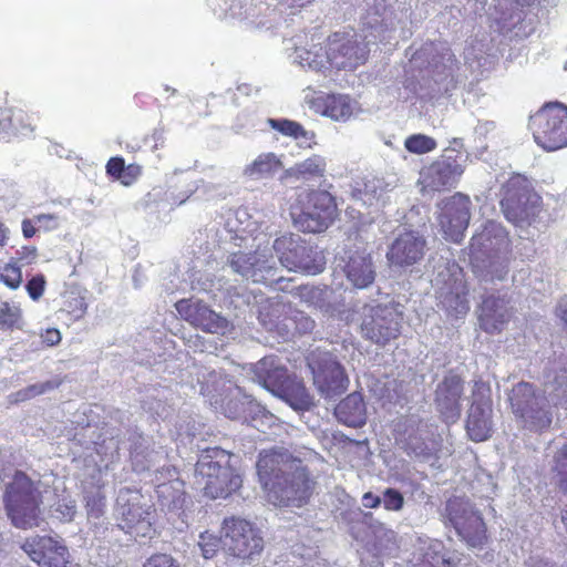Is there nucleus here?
Instances as JSON below:
<instances>
[{
  "label": "nucleus",
  "mask_w": 567,
  "mask_h": 567,
  "mask_svg": "<svg viewBox=\"0 0 567 567\" xmlns=\"http://www.w3.org/2000/svg\"><path fill=\"white\" fill-rule=\"evenodd\" d=\"M127 449L132 467L137 473L151 471L167 456L163 446L155 447L151 437L144 436L137 431L130 432Z\"/></svg>",
  "instance_id": "nucleus-29"
},
{
  "label": "nucleus",
  "mask_w": 567,
  "mask_h": 567,
  "mask_svg": "<svg viewBox=\"0 0 567 567\" xmlns=\"http://www.w3.org/2000/svg\"><path fill=\"white\" fill-rule=\"evenodd\" d=\"M269 126L281 133L284 136L292 137L302 146H310L315 138V133L303 128L301 124L288 118H268Z\"/></svg>",
  "instance_id": "nucleus-44"
},
{
  "label": "nucleus",
  "mask_w": 567,
  "mask_h": 567,
  "mask_svg": "<svg viewBox=\"0 0 567 567\" xmlns=\"http://www.w3.org/2000/svg\"><path fill=\"white\" fill-rule=\"evenodd\" d=\"M143 567H181V566L171 555L155 554L146 559Z\"/></svg>",
  "instance_id": "nucleus-64"
},
{
  "label": "nucleus",
  "mask_w": 567,
  "mask_h": 567,
  "mask_svg": "<svg viewBox=\"0 0 567 567\" xmlns=\"http://www.w3.org/2000/svg\"><path fill=\"white\" fill-rule=\"evenodd\" d=\"M142 495L137 491L121 488L116 498L118 527L136 537H151L153 512L151 506L142 505Z\"/></svg>",
  "instance_id": "nucleus-19"
},
{
  "label": "nucleus",
  "mask_w": 567,
  "mask_h": 567,
  "mask_svg": "<svg viewBox=\"0 0 567 567\" xmlns=\"http://www.w3.org/2000/svg\"><path fill=\"white\" fill-rule=\"evenodd\" d=\"M372 43L353 30L338 31L327 40L328 66L337 70H355L368 60Z\"/></svg>",
  "instance_id": "nucleus-14"
},
{
  "label": "nucleus",
  "mask_w": 567,
  "mask_h": 567,
  "mask_svg": "<svg viewBox=\"0 0 567 567\" xmlns=\"http://www.w3.org/2000/svg\"><path fill=\"white\" fill-rule=\"evenodd\" d=\"M197 382L199 384V393L210 399L216 398L223 383L220 373L208 368H204L198 372Z\"/></svg>",
  "instance_id": "nucleus-52"
},
{
  "label": "nucleus",
  "mask_w": 567,
  "mask_h": 567,
  "mask_svg": "<svg viewBox=\"0 0 567 567\" xmlns=\"http://www.w3.org/2000/svg\"><path fill=\"white\" fill-rule=\"evenodd\" d=\"M539 204L540 197L520 175L511 177L503 187L501 207L505 218L514 225H520L534 217Z\"/></svg>",
  "instance_id": "nucleus-16"
},
{
  "label": "nucleus",
  "mask_w": 567,
  "mask_h": 567,
  "mask_svg": "<svg viewBox=\"0 0 567 567\" xmlns=\"http://www.w3.org/2000/svg\"><path fill=\"white\" fill-rule=\"evenodd\" d=\"M0 281L10 289H17L22 282V271L17 261H10L0 270Z\"/></svg>",
  "instance_id": "nucleus-56"
},
{
  "label": "nucleus",
  "mask_w": 567,
  "mask_h": 567,
  "mask_svg": "<svg viewBox=\"0 0 567 567\" xmlns=\"http://www.w3.org/2000/svg\"><path fill=\"white\" fill-rule=\"evenodd\" d=\"M405 148L413 154H426L434 151L437 146L436 141L424 134H413L405 138Z\"/></svg>",
  "instance_id": "nucleus-55"
},
{
  "label": "nucleus",
  "mask_w": 567,
  "mask_h": 567,
  "mask_svg": "<svg viewBox=\"0 0 567 567\" xmlns=\"http://www.w3.org/2000/svg\"><path fill=\"white\" fill-rule=\"evenodd\" d=\"M286 51L291 63L315 72L324 73L328 66L327 47L323 48L320 38L311 34H298L286 42Z\"/></svg>",
  "instance_id": "nucleus-24"
},
{
  "label": "nucleus",
  "mask_w": 567,
  "mask_h": 567,
  "mask_svg": "<svg viewBox=\"0 0 567 567\" xmlns=\"http://www.w3.org/2000/svg\"><path fill=\"white\" fill-rule=\"evenodd\" d=\"M21 317V310L14 305L3 302L0 307V328L9 329L14 327Z\"/></svg>",
  "instance_id": "nucleus-61"
},
{
  "label": "nucleus",
  "mask_w": 567,
  "mask_h": 567,
  "mask_svg": "<svg viewBox=\"0 0 567 567\" xmlns=\"http://www.w3.org/2000/svg\"><path fill=\"white\" fill-rule=\"evenodd\" d=\"M350 534L357 540H364L371 536L380 550L391 549L395 544L396 534L385 523L379 520L371 512L361 508L349 511L344 514Z\"/></svg>",
  "instance_id": "nucleus-23"
},
{
  "label": "nucleus",
  "mask_w": 567,
  "mask_h": 567,
  "mask_svg": "<svg viewBox=\"0 0 567 567\" xmlns=\"http://www.w3.org/2000/svg\"><path fill=\"white\" fill-rule=\"evenodd\" d=\"M360 328L364 339L384 347L401 334L402 313L392 305H364Z\"/></svg>",
  "instance_id": "nucleus-13"
},
{
  "label": "nucleus",
  "mask_w": 567,
  "mask_h": 567,
  "mask_svg": "<svg viewBox=\"0 0 567 567\" xmlns=\"http://www.w3.org/2000/svg\"><path fill=\"white\" fill-rule=\"evenodd\" d=\"M247 400H249L247 396L243 399H229L224 406L225 415L231 420L243 421L244 414L246 412Z\"/></svg>",
  "instance_id": "nucleus-62"
},
{
  "label": "nucleus",
  "mask_w": 567,
  "mask_h": 567,
  "mask_svg": "<svg viewBox=\"0 0 567 567\" xmlns=\"http://www.w3.org/2000/svg\"><path fill=\"white\" fill-rule=\"evenodd\" d=\"M410 68L419 70L423 79L430 78L434 82V94H446L458 82L455 75L456 61L449 44L443 41L424 43L416 50L411 60Z\"/></svg>",
  "instance_id": "nucleus-4"
},
{
  "label": "nucleus",
  "mask_w": 567,
  "mask_h": 567,
  "mask_svg": "<svg viewBox=\"0 0 567 567\" xmlns=\"http://www.w3.org/2000/svg\"><path fill=\"white\" fill-rule=\"evenodd\" d=\"M220 542H223V536L219 538L208 532L202 533L198 540V547L202 556L205 559L213 558L219 550Z\"/></svg>",
  "instance_id": "nucleus-59"
},
{
  "label": "nucleus",
  "mask_w": 567,
  "mask_h": 567,
  "mask_svg": "<svg viewBox=\"0 0 567 567\" xmlns=\"http://www.w3.org/2000/svg\"><path fill=\"white\" fill-rule=\"evenodd\" d=\"M23 550L40 567H66L69 551L65 545L48 536L28 539Z\"/></svg>",
  "instance_id": "nucleus-28"
},
{
  "label": "nucleus",
  "mask_w": 567,
  "mask_h": 567,
  "mask_svg": "<svg viewBox=\"0 0 567 567\" xmlns=\"http://www.w3.org/2000/svg\"><path fill=\"white\" fill-rule=\"evenodd\" d=\"M546 379L547 392L554 405L567 410V358L555 362Z\"/></svg>",
  "instance_id": "nucleus-41"
},
{
  "label": "nucleus",
  "mask_w": 567,
  "mask_h": 567,
  "mask_svg": "<svg viewBox=\"0 0 567 567\" xmlns=\"http://www.w3.org/2000/svg\"><path fill=\"white\" fill-rule=\"evenodd\" d=\"M267 0H215L212 4L219 18L245 21L258 29H272L270 17L265 16Z\"/></svg>",
  "instance_id": "nucleus-25"
},
{
  "label": "nucleus",
  "mask_w": 567,
  "mask_h": 567,
  "mask_svg": "<svg viewBox=\"0 0 567 567\" xmlns=\"http://www.w3.org/2000/svg\"><path fill=\"white\" fill-rule=\"evenodd\" d=\"M336 416L343 424L352 427L365 423V404L360 393L354 392L343 399L336 408Z\"/></svg>",
  "instance_id": "nucleus-42"
},
{
  "label": "nucleus",
  "mask_w": 567,
  "mask_h": 567,
  "mask_svg": "<svg viewBox=\"0 0 567 567\" xmlns=\"http://www.w3.org/2000/svg\"><path fill=\"white\" fill-rule=\"evenodd\" d=\"M421 567H453L444 544L439 539H429L421 543Z\"/></svg>",
  "instance_id": "nucleus-43"
},
{
  "label": "nucleus",
  "mask_w": 567,
  "mask_h": 567,
  "mask_svg": "<svg viewBox=\"0 0 567 567\" xmlns=\"http://www.w3.org/2000/svg\"><path fill=\"white\" fill-rule=\"evenodd\" d=\"M175 308L185 321L203 331L224 334L228 329L227 319L200 300L182 299L175 303Z\"/></svg>",
  "instance_id": "nucleus-26"
},
{
  "label": "nucleus",
  "mask_w": 567,
  "mask_h": 567,
  "mask_svg": "<svg viewBox=\"0 0 567 567\" xmlns=\"http://www.w3.org/2000/svg\"><path fill=\"white\" fill-rule=\"evenodd\" d=\"M431 281L436 298L447 315L457 318L468 312V289L463 270L457 264L442 260L437 265L436 274Z\"/></svg>",
  "instance_id": "nucleus-7"
},
{
  "label": "nucleus",
  "mask_w": 567,
  "mask_h": 567,
  "mask_svg": "<svg viewBox=\"0 0 567 567\" xmlns=\"http://www.w3.org/2000/svg\"><path fill=\"white\" fill-rule=\"evenodd\" d=\"M4 507L12 525L28 529L38 527L42 522L38 493L31 480L22 472H17L7 486Z\"/></svg>",
  "instance_id": "nucleus-5"
},
{
  "label": "nucleus",
  "mask_w": 567,
  "mask_h": 567,
  "mask_svg": "<svg viewBox=\"0 0 567 567\" xmlns=\"http://www.w3.org/2000/svg\"><path fill=\"white\" fill-rule=\"evenodd\" d=\"M467 162V155L456 147H447L443 154L420 173V184L423 192H441L455 187Z\"/></svg>",
  "instance_id": "nucleus-18"
},
{
  "label": "nucleus",
  "mask_w": 567,
  "mask_h": 567,
  "mask_svg": "<svg viewBox=\"0 0 567 567\" xmlns=\"http://www.w3.org/2000/svg\"><path fill=\"white\" fill-rule=\"evenodd\" d=\"M192 194H198L199 197L206 199H215L217 197L224 196L225 190H221V187L219 185H215L213 183L199 179L189 185L187 195L184 198H182L178 202V204H183L186 200V198H188Z\"/></svg>",
  "instance_id": "nucleus-54"
},
{
  "label": "nucleus",
  "mask_w": 567,
  "mask_h": 567,
  "mask_svg": "<svg viewBox=\"0 0 567 567\" xmlns=\"http://www.w3.org/2000/svg\"><path fill=\"white\" fill-rule=\"evenodd\" d=\"M318 111L336 122L349 121L358 110V103L347 94H329L317 101Z\"/></svg>",
  "instance_id": "nucleus-38"
},
{
  "label": "nucleus",
  "mask_w": 567,
  "mask_h": 567,
  "mask_svg": "<svg viewBox=\"0 0 567 567\" xmlns=\"http://www.w3.org/2000/svg\"><path fill=\"white\" fill-rule=\"evenodd\" d=\"M295 411H306L312 405V398L303 382L296 377H289L274 393Z\"/></svg>",
  "instance_id": "nucleus-40"
},
{
  "label": "nucleus",
  "mask_w": 567,
  "mask_h": 567,
  "mask_svg": "<svg viewBox=\"0 0 567 567\" xmlns=\"http://www.w3.org/2000/svg\"><path fill=\"white\" fill-rule=\"evenodd\" d=\"M221 534L225 550L238 559L252 561L264 550L261 530L245 518L237 516L224 518Z\"/></svg>",
  "instance_id": "nucleus-10"
},
{
  "label": "nucleus",
  "mask_w": 567,
  "mask_h": 567,
  "mask_svg": "<svg viewBox=\"0 0 567 567\" xmlns=\"http://www.w3.org/2000/svg\"><path fill=\"white\" fill-rule=\"evenodd\" d=\"M312 0H267L265 16L270 17L272 27L276 28L285 14H293L295 10L303 8Z\"/></svg>",
  "instance_id": "nucleus-46"
},
{
  "label": "nucleus",
  "mask_w": 567,
  "mask_h": 567,
  "mask_svg": "<svg viewBox=\"0 0 567 567\" xmlns=\"http://www.w3.org/2000/svg\"><path fill=\"white\" fill-rule=\"evenodd\" d=\"M359 10L362 35L372 43L391 40L398 25L408 19L406 12L398 14L384 0H362Z\"/></svg>",
  "instance_id": "nucleus-11"
},
{
  "label": "nucleus",
  "mask_w": 567,
  "mask_h": 567,
  "mask_svg": "<svg viewBox=\"0 0 567 567\" xmlns=\"http://www.w3.org/2000/svg\"><path fill=\"white\" fill-rule=\"evenodd\" d=\"M243 422L251 425L260 432H265L266 427L274 423V415L256 400L249 399L246 403V412L244 414Z\"/></svg>",
  "instance_id": "nucleus-47"
},
{
  "label": "nucleus",
  "mask_w": 567,
  "mask_h": 567,
  "mask_svg": "<svg viewBox=\"0 0 567 567\" xmlns=\"http://www.w3.org/2000/svg\"><path fill=\"white\" fill-rule=\"evenodd\" d=\"M2 140L30 136L34 131V118L21 109H2Z\"/></svg>",
  "instance_id": "nucleus-39"
},
{
  "label": "nucleus",
  "mask_w": 567,
  "mask_h": 567,
  "mask_svg": "<svg viewBox=\"0 0 567 567\" xmlns=\"http://www.w3.org/2000/svg\"><path fill=\"white\" fill-rule=\"evenodd\" d=\"M439 225L445 237L460 243L468 227L471 219V199L468 196L456 193L437 204Z\"/></svg>",
  "instance_id": "nucleus-22"
},
{
  "label": "nucleus",
  "mask_w": 567,
  "mask_h": 567,
  "mask_svg": "<svg viewBox=\"0 0 567 567\" xmlns=\"http://www.w3.org/2000/svg\"><path fill=\"white\" fill-rule=\"evenodd\" d=\"M86 511L90 518H101L105 513L106 502L105 496L100 489L87 493Z\"/></svg>",
  "instance_id": "nucleus-58"
},
{
  "label": "nucleus",
  "mask_w": 567,
  "mask_h": 567,
  "mask_svg": "<svg viewBox=\"0 0 567 567\" xmlns=\"http://www.w3.org/2000/svg\"><path fill=\"white\" fill-rule=\"evenodd\" d=\"M226 267L243 280L272 286L280 280L276 259L268 248L258 247L252 252L234 251L227 256Z\"/></svg>",
  "instance_id": "nucleus-15"
},
{
  "label": "nucleus",
  "mask_w": 567,
  "mask_h": 567,
  "mask_svg": "<svg viewBox=\"0 0 567 567\" xmlns=\"http://www.w3.org/2000/svg\"><path fill=\"white\" fill-rule=\"evenodd\" d=\"M313 383L324 398L342 394L349 385L343 367L330 352H313L309 358Z\"/></svg>",
  "instance_id": "nucleus-20"
},
{
  "label": "nucleus",
  "mask_w": 567,
  "mask_h": 567,
  "mask_svg": "<svg viewBox=\"0 0 567 567\" xmlns=\"http://www.w3.org/2000/svg\"><path fill=\"white\" fill-rule=\"evenodd\" d=\"M229 461L230 454L217 446L206 447L199 454L195 465L196 483L206 496L225 498L240 486L241 480Z\"/></svg>",
  "instance_id": "nucleus-3"
},
{
  "label": "nucleus",
  "mask_w": 567,
  "mask_h": 567,
  "mask_svg": "<svg viewBox=\"0 0 567 567\" xmlns=\"http://www.w3.org/2000/svg\"><path fill=\"white\" fill-rule=\"evenodd\" d=\"M442 516L444 524L451 525L470 547L478 548L485 544L484 520L468 501L460 497L449 499Z\"/></svg>",
  "instance_id": "nucleus-17"
},
{
  "label": "nucleus",
  "mask_w": 567,
  "mask_h": 567,
  "mask_svg": "<svg viewBox=\"0 0 567 567\" xmlns=\"http://www.w3.org/2000/svg\"><path fill=\"white\" fill-rule=\"evenodd\" d=\"M537 145L547 152L567 146V106L559 102L545 104L530 117Z\"/></svg>",
  "instance_id": "nucleus-9"
},
{
  "label": "nucleus",
  "mask_w": 567,
  "mask_h": 567,
  "mask_svg": "<svg viewBox=\"0 0 567 567\" xmlns=\"http://www.w3.org/2000/svg\"><path fill=\"white\" fill-rule=\"evenodd\" d=\"M399 183L395 175L367 176L362 184H358L352 192L357 200L365 206L384 205L389 200V194L393 192Z\"/></svg>",
  "instance_id": "nucleus-31"
},
{
  "label": "nucleus",
  "mask_w": 567,
  "mask_h": 567,
  "mask_svg": "<svg viewBox=\"0 0 567 567\" xmlns=\"http://www.w3.org/2000/svg\"><path fill=\"white\" fill-rule=\"evenodd\" d=\"M507 300L494 295L483 299L481 305L480 324L487 333L499 332L509 319Z\"/></svg>",
  "instance_id": "nucleus-35"
},
{
  "label": "nucleus",
  "mask_w": 567,
  "mask_h": 567,
  "mask_svg": "<svg viewBox=\"0 0 567 567\" xmlns=\"http://www.w3.org/2000/svg\"><path fill=\"white\" fill-rule=\"evenodd\" d=\"M299 212H292L293 223L303 233L324 231L337 216L334 197L327 190H311L300 196Z\"/></svg>",
  "instance_id": "nucleus-12"
},
{
  "label": "nucleus",
  "mask_w": 567,
  "mask_h": 567,
  "mask_svg": "<svg viewBox=\"0 0 567 567\" xmlns=\"http://www.w3.org/2000/svg\"><path fill=\"white\" fill-rule=\"evenodd\" d=\"M257 473L269 503L276 506L301 507L311 496L315 482L302 461L287 450L261 452Z\"/></svg>",
  "instance_id": "nucleus-1"
},
{
  "label": "nucleus",
  "mask_w": 567,
  "mask_h": 567,
  "mask_svg": "<svg viewBox=\"0 0 567 567\" xmlns=\"http://www.w3.org/2000/svg\"><path fill=\"white\" fill-rule=\"evenodd\" d=\"M279 262L291 271L317 275L324 270L326 260L321 251L309 245L298 234H284L272 243Z\"/></svg>",
  "instance_id": "nucleus-8"
},
{
  "label": "nucleus",
  "mask_w": 567,
  "mask_h": 567,
  "mask_svg": "<svg viewBox=\"0 0 567 567\" xmlns=\"http://www.w3.org/2000/svg\"><path fill=\"white\" fill-rule=\"evenodd\" d=\"M227 224L239 237L245 234L252 236L260 228L247 208H238L234 213V219L229 218Z\"/></svg>",
  "instance_id": "nucleus-50"
},
{
  "label": "nucleus",
  "mask_w": 567,
  "mask_h": 567,
  "mask_svg": "<svg viewBox=\"0 0 567 567\" xmlns=\"http://www.w3.org/2000/svg\"><path fill=\"white\" fill-rule=\"evenodd\" d=\"M535 17L523 9L514 12L506 27L517 38H527L535 31Z\"/></svg>",
  "instance_id": "nucleus-49"
},
{
  "label": "nucleus",
  "mask_w": 567,
  "mask_h": 567,
  "mask_svg": "<svg viewBox=\"0 0 567 567\" xmlns=\"http://www.w3.org/2000/svg\"><path fill=\"white\" fill-rule=\"evenodd\" d=\"M401 447L409 456L426 462L434 457L437 443L432 439L427 426L421 425L416 431L409 433L406 437L401 440Z\"/></svg>",
  "instance_id": "nucleus-37"
},
{
  "label": "nucleus",
  "mask_w": 567,
  "mask_h": 567,
  "mask_svg": "<svg viewBox=\"0 0 567 567\" xmlns=\"http://www.w3.org/2000/svg\"><path fill=\"white\" fill-rule=\"evenodd\" d=\"M45 284V278L42 274H38L28 280L25 289L32 300H38L42 297Z\"/></svg>",
  "instance_id": "nucleus-63"
},
{
  "label": "nucleus",
  "mask_w": 567,
  "mask_h": 567,
  "mask_svg": "<svg viewBox=\"0 0 567 567\" xmlns=\"http://www.w3.org/2000/svg\"><path fill=\"white\" fill-rule=\"evenodd\" d=\"M551 471L560 492L567 494V440L556 443L551 460Z\"/></svg>",
  "instance_id": "nucleus-48"
},
{
  "label": "nucleus",
  "mask_w": 567,
  "mask_h": 567,
  "mask_svg": "<svg viewBox=\"0 0 567 567\" xmlns=\"http://www.w3.org/2000/svg\"><path fill=\"white\" fill-rule=\"evenodd\" d=\"M326 159L321 155H312L305 161L297 163L291 172L302 178L319 177L326 172Z\"/></svg>",
  "instance_id": "nucleus-51"
},
{
  "label": "nucleus",
  "mask_w": 567,
  "mask_h": 567,
  "mask_svg": "<svg viewBox=\"0 0 567 567\" xmlns=\"http://www.w3.org/2000/svg\"><path fill=\"white\" fill-rule=\"evenodd\" d=\"M463 381L453 373L444 377L435 390V405L444 422L454 423L461 416Z\"/></svg>",
  "instance_id": "nucleus-30"
},
{
  "label": "nucleus",
  "mask_w": 567,
  "mask_h": 567,
  "mask_svg": "<svg viewBox=\"0 0 567 567\" xmlns=\"http://www.w3.org/2000/svg\"><path fill=\"white\" fill-rule=\"evenodd\" d=\"M404 504L405 498L399 489L386 487L382 491V505L385 511L399 513L403 509Z\"/></svg>",
  "instance_id": "nucleus-57"
},
{
  "label": "nucleus",
  "mask_w": 567,
  "mask_h": 567,
  "mask_svg": "<svg viewBox=\"0 0 567 567\" xmlns=\"http://www.w3.org/2000/svg\"><path fill=\"white\" fill-rule=\"evenodd\" d=\"M176 475L174 466L156 470V494L161 505L168 509H181L185 503L184 483Z\"/></svg>",
  "instance_id": "nucleus-33"
},
{
  "label": "nucleus",
  "mask_w": 567,
  "mask_h": 567,
  "mask_svg": "<svg viewBox=\"0 0 567 567\" xmlns=\"http://www.w3.org/2000/svg\"><path fill=\"white\" fill-rule=\"evenodd\" d=\"M61 381L58 379L49 380L42 383H34L13 393L14 402L28 401L37 395L44 394L58 389Z\"/></svg>",
  "instance_id": "nucleus-53"
},
{
  "label": "nucleus",
  "mask_w": 567,
  "mask_h": 567,
  "mask_svg": "<svg viewBox=\"0 0 567 567\" xmlns=\"http://www.w3.org/2000/svg\"><path fill=\"white\" fill-rule=\"evenodd\" d=\"M75 513L76 505L70 496H63L53 506V515L60 520L71 522Z\"/></svg>",
  "instance_id": "nucleus-60"
},
{
  "label": "nucleus",
  "mask_w": 567,
  "mask_h": 567,
  "mask_svg": "<svg viewBox=\"0 0 567 567\" xmlns=\"http://www.w3.org/2000/svg\"><path fill=\"white\" fill-rule=\"evenodd\" d=\"M425 247L426 240L423 236L416 231H405L391 243L386 259L391 267H411L423 259Z\"/></svg>",
  "instance_id": "nucleus-27"
},
{
  "label": "nucleus",
  "mask_w": 567,
  "mask_h": 567,
  "mask_svg": "<svg viewBox=\"0 0 567 567\" xmlns=\"http://www.w3.org/2000/svg\"><path fill=\"white\" fill-rule=\"evenodd\" d=\"M343 272L350 285L357 289L370 287L377 275L371 256L359 251L348 257L343 266Z\"/></svg>",
  "instance_id": "nucleus-34"
},
{
  "label": "nucleus",
  "mask_w": 567,
  "mask_h": 567,
  "mask_svg": "<svg viewBox=\"0 0 567 567\" xmlns=\"http://www.w3.org/2000/svg\"><path fill=\"white\" fill-rule=\"evenodd\" d=\"M512 412L523 427L539 432L550 426L553 414L547 398L534 384L518 382L508 394Z\"/></svg>",
  "instance_id": "nucleus-6"
},
{
  "label": "nucleus",
  "mask_w": 567,
  "mask_h": 567,
  "mask_svg": "<svg viewBox=\"0 0 567 567\" xmlns=\"http://www.w3.org/2000/svg\"><path fill=\"white\" fill-rule=\"evenodd\" d=\"M492 399L488 383L477 380L473 384L472 404L466 420V431L471 440H487L493 431Z\"/></svg>",
  "instance_id": "nucleus-21"
},
{
  "label": "nucleus",
  "mask_w": 567,
  "mask_h": 567,
  "mask_svg": "<svg viewBox=\"0 0 567 567\" xmlns=\"http://www.w3.org/2000/svg\"><path fill=\"white\" fill-rule=\"evenodd\" d=\"M509 238L506 229L488 220L470 244V259L481 281H503L508 275Z\"/></svg>",
  "instance_id": "nucleus-2"
},
{
  "label": "nucleus",
  "mask_w": 567,
  "mask_h": 567,
  "mask_svg": "<svg viewBox=\"0 0 567 567\" xmlns=\"http://www.w3.org/2000/svg\"><path fill=\"white\" fill-rule=\"evenodd\" d=\"M299 296L303 302L330 317L339 316L344 310L342 293L328 286H302Z\"/></svg>",
  "instance_id": "nucleus-32"
},
{
  "label": "nucleus",
  "mask_w": 567,
  "mask_h": 567,
  "mask_svg": "<svg viewBox=\"0 0 567 567\" xmlns=\"http://www.w3.org/2000/svg\"><path fill=\"white\" fill-rule=\"evenodd\" d=\"M281 166V161L275 153H264L248 165L244 173L251 179H260L274 175Z\"/></svg>",
  "instance_id": "nucleus-45"
},
{
  "label": "nucleus",
  "mask_w": 567,
  "mask_h": 567,
  "mask_svg": "<svg viewBox=\"0 0 567 567\" xmlns=\"http://www.w3.org/2000/svg\"><path fill=\"white\" fill-rule=\"evenodd\" d=\"M255 380L272 394L290 377L287 369L275 357H265L252 368Z\"/></svg>",
  "instance_id": "nucleus-36"
}]
</instances>
